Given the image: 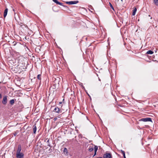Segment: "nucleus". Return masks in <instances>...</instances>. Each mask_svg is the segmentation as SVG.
<instances>
[{
  "label": "nucleus",
  "instance_id": "nucleus-1",
  "mask_svg": "<svg viewBox=\"0 0 158 158\" xmlns=\"http://www.w3.org/2000/svg\"><path fill=\"white\" fill-rule=\"evenodd\" d=\"M140 121L143 122H152V119L150 118H143L139 120Z\"/></svg>",
  "mask_w": 158,
  "mask_h": 158
},
{
  "label": "nucleus",
  "instance_id": "nucleus-2",
  "mask_svg": "<svg viewBox=\"0 0 158 158\" xmlns=\"http://www.w3.org/2000/svg\"><path fill=\"white\" fill-rule=\"evenodd\" d=\"M24 154L23 153H16V157L17 158H24Z\"/></svg>",
  "mask_w": 158,
  "mask_h": 158
},
{
  "label": "nucleus",
  "instance_id": "nucleus-3",
  "mask_svg": "<svg viewBox=\"0 0 158 158\" xmlns=\"http://www.w3.org/2000/svg\"><path fill=\"white\" fill-rule=\"evenodd\" d=\"M104 158H112L111 155L110 153H106L103 155Z\"/></svg>",
  "mask_w": 158,
  "mask_h": 158
},
{
  "label": "nucleus",
  "instance_id": "nucleus-4",
  "mask_svg": "<svg viewBox=\"0 0 158 158\" xmlns=\"http://www.w3.org/2000/svg\"><path fill=\"white\" fill-rule=\"evenodd\" d=\"M2 103L4 105H6L7 103V97L4 96L3 97V100L2 101Z\"/></svg>",
  "mask_w": 158,
  "mask_h": 158
},
{
  "label": "nucleus",
  "instance_id": "nucleus-5",
  "mask_svg": "<svg viewBox=\"0 0 158 158\" xmlns=\"http://www.w3.org/2000/svg\"><path fill=\"white\" fill-rule=\"evenodd\" d=\"M78 2V1H70V2H66V3L67 4L69 5H72L76 4Z\"/></svg>",
  "mask_w": 158,
  "mask_h": 158
},
{
  "label": "nucleus",
  "instance_id": "nucleus-6",
  "mask_svg": "<svg viewBox=\"0 0 158 158\" xmlns=\"http://www.w3.org/2000/svg\"><path fill=\"white\" fill-rule=\"evenodd\" d=\"M60 109L58 107H56L54 109L53 111L56 113H59L60 112Z\"/></svg>",
  "mask_w": 158,
  "mask_h": 158
},
{
  "label": "nucleus",
  "instance_id": "nucleus-7",
  "mask_svg": "<svg viewBox=\"0 0 158 158\" xmlns=\"http://www.w3.org/2000/svg\"><path fill=\"white\" fill-rule=\"evenodd\" d=\"M21 147L20 145H19L18 147V149L16 153H21Z\"/></svg>",
  "mask_w": 158,
  "mask_h": 158
},
{
  "label": "nucleus",
  "instance_id": "nucleus-8",
  "mask_svg": "<svg viewBox=\"0 0 158 158\" xmlns=\"http://www.w3.org/2000/svg\"><path fill=\"white\" fill-rule=\"evenodd\" d=\"M52 1L57 4L59 5L60 6H63V4L58 1L57 0H52Z\"/></svg>",
  "mask_w": 158,
  "mask_h": 158
},
{
  "label": "nucleus",
  "instance_id": "nucleus-9",
  "mask_svg": "<svg viewBox=\"0 0 158 158\" xmlns=\"http://www.w3.org/2000/svg\"><path fill=\"white\" fill-rule=\"evenodd\" d=\"M8 10V9L7 8H6L5 9V10H4V18L6 17V16L7 15Z\"/></svg>",
  "mask_w": 158,
  "mask_h": 158
},
{
  "label": "nucleus",
  "instance_id": "nucleus-10",
  "mask_svg": "<svg viewBox=\"0 0 158 158\" xmlns=\"http://www.w3.org/2000/svg\"><path fill=\"white\" fill-rule=\"evenodd\" d=\"M32 127L33 128V133L35 134L36 131V127L35 125H33Z\"/></svg>",
  "mask_w": 158,
  "mask_h": 158
},
{
  "label": "nucleus",
  "instance_id": "nucleus-11",
  "mask_svg": "<svg viewBox=\"0 0 158 158\" xmlns=\"http://www.w3.org/2000/svg\"><path fill=\"white\" fill-rule=\"evenodd\" d=\"M137 11V9L136 7H135L134 8V10H133V13H132V15H135V14L136 12Z\"/></svg>",
  "mask_w": 158,
  "mask_h": 158
},
{
  "label": "nucleus",
  "instance_id": "nucleus-12",
  "mask_svg": "<svg viewBox=\"0 0 158 158\" xmlns=\"http://www.w3.org/2000/svg\"><path fill=\"white\" fill-rule=\"evenodd\" d=\"M15 100L14 99L11 100L10 101V103L11 105H12L15 102Z\"/></svg>",
  "mask_w": 158,
  "mask_h": 158
},
{
  "label": "nucleus",
  "instance_id": "nucleus-13",
  "mask_svg": "<svg viewBox=\"0 0 158 158\" xmlns=\"http://www.w3.org/2000/svg\"><path fill=\"white\" fill-rule=\"evenodd\" d=\"M153 53V52L151 50H149L147 51L146 52L147 54H152Z\"/></svg>",
  "mask_w": 158,
  "mask_h": 158
},
{
  "label": "nucleus",
  "instance_id": "nucleus-14",
  "mask_svg": "<svg viewBox=\"0 0 158 158\" xmlns=\"http://www.w3.org/2000/svg\"><path fill=\"white\" fill-rule=\"evenodd\" d=\"M153 2L156 6H158V0H153Z\"/></svg>",
  "mask_w": 158,
  "mask_h": 158
},
{
  "label": "nucleus",
  "instance_id": "nucleus-15",
  "mask_svg": "<svg viewBox=\"0 0 158 158\" xmlns=\"http://www.w3.org/2000/svg\"><path fill=\"white\" fill-rule=\"evenodd\" d=\"M37 78L38 79L41 80V75L40 74H39L37 75Z\"/></svg>",
  "mask_w": 158,
  "mask_h": 158
},
{
  "label": "nucleus",
  "instance_id": "nucleus-16",
  "mask_svg": "<svg viewBox=\"0 0 158 158\" xmlns=\"http://www.w3.org/2000/svg\"><path fill=\"white\" fill-rule=\"evenodd\" d=\"M64 153H66V154H67L68 153V150L67 148H64Z\"/></svg>",
  "mask_w": 158,
  "mask_h": 158
},
{
  "label": "nucleus",
  "instance_id": "nucleus-17",
  "mask_svg": "<svg viewBox=\"0 0 158 158\" xmlns=\"http://www.w3.org/2000/svg\"><path fill=\"white\" fill-rule=\"evenodd\" d=\"M98 149V147L97 146H95L94 148V152H97Z\"/></svg>",
  "mask_w": 158,
  "mask_h": 158
},
{
  "label": "nucleus",
  "instance_id": "nucleus-18",
  "mask_svg": "<svg viewBox=\"0 0 158 158\" xmlns=\"http://www.w3.org/2000/svg\"><path fill=\"white\" fill-rule=\"evenodd\" d=\"M122 154H123L124 158H126L125 155V152L124 151L121 150Z\"/></svg>",
  "mask_w": 158,
  "mask_h": 158
},
{
  "label": "nucleus",
  "instance_id": "nucleus-19",
  "mask_svg": "<svg viewBox=\"0 0 158 158\" xmlns=\"http://www.w3.org/2000/svg\"><path fill=\"white\" fill-rule=\"evenodd\" d=\"M93 150H94V148L93 147H92L91 148H89V152H91Z\"/></svg>",
  "mask_w": 158,
  "mask_h": 158
},
{
  "label": "nucleus",
  "instance_id": "nucleus-20",
  "mask_svg": "<svg viewBox=\"0 0 158 158\" xmlns=\"http://www.w3.org/2000/svg\"><path fill=\"white\" fill-rule=\"evenodd\" d=\"M109 4L110 5V7H111V8L113 10H114V9L112 6V5L110 3V2H109Z\"/></svg>",
  "mask_w": 158,
  "mask_h": 158
},
{
  "label": "nucleus",
  "instance_id": "nucleus-21",
  "mask_svg": "<svg viewBox=\"0 0 158 158\" xmlns=\"http://www.w3.org/2000/svg\"><path fill=\"white\" fill-rule=\"evenodd\" d=\"M47 143H48V146H49V147H50V144L49 143V139L48 140V141H47Z\"/></svg>",
  "mask_w": 158,
  "mask_h": 158
},
{
  "label": "nucleus",
  "instance_id": "nucleus-22",
  "mask_svg": "<svg viewBox=\"0 0 158 158\" xmlns=\"http://www.w3.org/2000/svg\"><path fill=\"white\" fill-rule=\"evenodd\" d=\"M16 44V43L15 42H14L13 43V46H15Z\"/></svg>",
  "mask_w": 158,
  "mask_h": 158
},
{
  "label": "nucleus",
  "instance_id": "nucleus-23",
  "mask_svg": "<svg viewBox=\"0 0 158 158\" xmlns=\"http://www.w3.org/2000/svg\"><path fill=\"white\" fill-rule=\"evenodd\" d=\"M13 135H14L15 136H16L17 135V133L16 132H15L14 133H13Z\"/></svg>",
  "mask_w": 158,
  "mask_h": 158
},
{
  "label": "nucleus",
  "instance_id": "nucleus-24",
  "mask_svg": "<svg viewBox=\"0 0 158 158\" xmlns=\"http://www.w3.org/2000/svg\"><path fill=\"white\" fill-rule=\"evenodd\" d=\"M96 152H94V155L93 156V157H94V156H95L96 155Z\"/></svg>",
  "mask_w": 158,
  "mask_h": 158
},
{
  "label": "nucleus",
  "instance_id": "nucleus-25",
  "mask_svg": "<svg viewBox=\"0 0 158 158\" xmlns=\"http://www.w3.org/2000/svg\"><path fill=\"white\" fill-rule=\"evenodd\" d=\"M62 103V102H59V104H61Z\"/></svg>",
  "mask_w": 158,
  "mask_h": 158
},
{
  "label": "nucleus",
  "instance_id": "nucleus-26",
  "mask_svg": "<svg viewBox=\"0 0 158 158\" xmlns=\"http://www.w3.org/2000/svg\"><path fill=\"white\" fill-rule=\"evenodd\" d=\"M2 97V96H1V94H0V98H1Z\"/></svg>",
  "mask_w": 158,
  "mask_h": 158
},
{
  "label": "nucleus",
  "instance_id": "nucleus-27",
  "mask_svg": "<svg viewBox=\"0 0 158 158\" xmlns=\"http://www.w3.org/2000/svg\"><path fill=\"white\" fill-rule=\"evenodd\" d=\"M148 16H149V17H150V15H148Z\"/></svg>",
  "mask_w": 158,
  "mask_h": 158
},
{
  "label": "nucleus",
  "instance_id": "nucleus-28",
  "mask_svg": "<svg viewBox=\"0 0 158 158\" xmlns=\"http://www.w3.org/2000/svg\"><path fill=\"white\" fill-rule=\"evenodd\" d=\"M121 0L122 1H123V0Z\"/></svg>",
  "mask_w": 158,
  "mask_h": 158
}]
</instances>
